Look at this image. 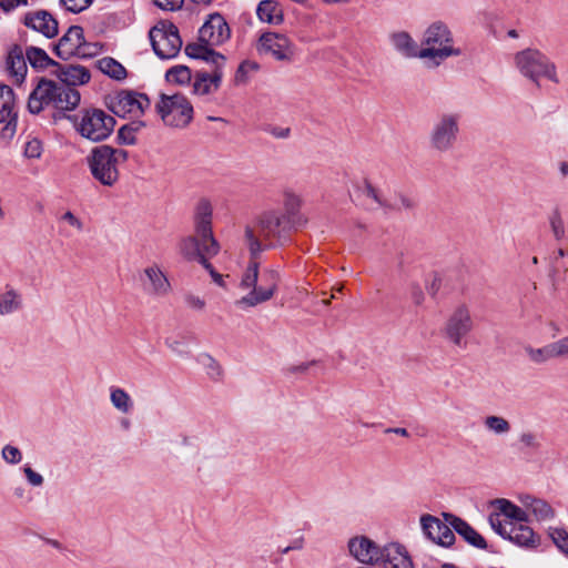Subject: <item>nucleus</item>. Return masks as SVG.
<instances>
[{
    "instance_id": "nucleus-3",
    "label": "nucleus",
    "mask_w": 568,
    "mask_h": 568,
    "mask_svg": "<svg viewBox=\"0 0 568 568\" xmlns=\"http://www.w3.org/2000/svg\"><path fill=\"white\" fill-rule=\"evenodd\" d=\"M278 281V272L272 268L264 270L260 277L258 262L251 257L240 282V288L248 293L237 300L235 305L247 310L270 301L277 291Z\"/></svg>"
},
{
    "instance_id": "nucleus-14",
    "label": "nucleus",
    "mask_w": 568,
    "mask_h": 568,
    "mask_svg": "<svg viewBox=\"0 0 568 568\" xmlns=\"http://www.w3.org/2000/svg\"><path fill=\"white\" fill-rule=\"evenodd\" d=\"M231 37V29L225 19L217 12L209 16L199 30V42L187 45H203L213 49L226 42Z\"/></svg>"
},
{
    "instance_id": "nucleus-36",
    "label": "nucleus",
    "mask_w": 568,
    "mask_h": 568,
    "mask_svg": "<svg viewBox=\"0 0 568 568\" xmlns=\"http://www.w3.org/2000/svg\"><path fill=\"white\" fill-rule=\"evenodd\" d=\"M23 306L22 295L14 288H8L0 295V316L20 311Z\"/></svg>"
},
{
    "instance_id": "nucleus-4",
    "label": "nucleus",
    "mask_w": 568,
    "mask_h": 568,
    "mask_svg": "<svg viewBox=\"0 0 568 568\" xmlns=\"http://www.w3.org/2000/svg\"><path fill=\"white\" fill-rule=\"evenodd\" d=\"M129 159L124 149L103 144L95 146L87 156V164L93 179L103 186L111 187L120 179V165Z\"/></svg>"
},
{
    "instance_id": "nucleus-40",
    "label": "nucleus",
    "mask_w": 568,
    "mask_h": 568,
    "mask_svg": "<svg viewBox=\"0 0 568 568\" xmlns=\"http://www.w3.org/2000/svg\"><path fill=\"white\" fill-rule=\"evenodd\" d=\"M197 362L204 368L210 379L220 381L222 378L223 368L212 355L202 353L197 356Z\"/></svg>"
},
{
    "instance_id": "nucleus-57",
    "label": "nucleus",
    "mask_w": 568,
    "mask_h": 568,
    "mask_svg": "<svg viewBox=\"0 0 568 568\" xmlns=\"http://www.w3.org/2000/svg\"><path fill=\"white\" fill-rule=\"evenodd\" d=\"M27 0H0V7L4 11H10L19 6H27Z\"/></svg>"
},
{
    "instance_id": "nucleus-50",
    "label": "nucleus",
    "mask_w": 568,
    "mask_h": 568,
    "mask_svg": "<svg viewBox=\"0 0 568 568\" xmlns=\"http://www.w3.org/2000/svg\"><path fill=\"white\" fill-rule=\"evenodd\" d=\"M42 143L38 139H32L26 143L24 156L28 159H39L42 154Z\"/></svg>"
},
{
    "instance_id": "nucleus-16",
    "label": "nucleus",
    "mask_w": 568,
    "mask_h": 568,
    "mask_svg": "<svg viewBox=\"0 0 568 568\" xmlns=\"http://www.w3.org/2000/svg\"><path fill=\"white\" fill-rule=\"evenodd\" d=\"M143 292L153 298H163L172 292V285L156 263L146 266L140 277Z\"/></svg>"
},
{
    "instance_id": "nucleus-10",
    "label": "nucleus",
    "mask_w": 568,
    "mask_h": 568,
    "mask_svg": "<svg viewBox=\"0 0 568 568\" xmlns=\"http://www.w3.org/2000/svg\"><path fill=\"white\" fill-rule=\"evenodd\" d=\"M460 115L454 112L440 114L434 122L429 133V145L440 153L454 149L459 134Z\"/></svg>"
},
{
    "instance_id": "nucleus-51",
    "label": "nucleus",
    "mask_w": 568,
    "mask_h": 568,
    "mask_svg": "<svg viewBox=\"0 0 568 568\" xmlns=\"http://www.w3.org/2000/svg\"><path fill=\"white\" fill-rule=\"evenodd\" d=\"M166 345L173 353L181 357H186L190 355V349L184 339H168Z\"/></svg>"
},
{
    "instance_id": "nucleus-48",
    "label": "nucleus",
    "mask_w": 568,
    "mask_h": 568,
    "mask_svg": "<svg viewBox=\"0 0 568 568\" xmlns=\"http://www.w3.org/2000/svg\"><path fill=\"white\" fill-rule=\"evenodd\" d=\"M258 69V64L253 61H244L242 62L237 71L235 73V82L237 84L245 83L247 81V74L252 71H256Z\"/></svg>"
},
{
    "instance_id": "nucleus-56",
    "label": "nucleus",
    "mask_w": 568,
    "mask_h": 568,
    "mask_svg": "<svg viewBox=\"0 0 568 568\" xmlns=\"http://www.w3.org/2000/svg\"><path fill=\"white\" fill-rule=\"evenodd\" d=\"M63 221L68 222L71 226L78 231L83 229V223L70 211L65 212L62 216Z\"/></svg>"
},
{
    "instance_id": "nucleus-13",
    "label": "nucleus",
    "mask_w": 568,
    "mask_h": 568,
    "mask_svg": "<svg viewBox=\"0 0 568 568\" xmlns=\"http://www.w3.org/2000/svg\"><path fill=\"white\" fill-rule=\"evenodd\" d=\"M53 50L62 60H69L72 57L89 58L98 53L95 44L85 43L83 29L80 26H71Z\"/></svg>"
},
{
    "instance_id": "nucleus-5",
    "label": "nucleus",
    "mask_w": 568,
    "mask_h": 568,
    "mask_svg": "<svg viewBox=\"0 0 568 568\" xmlns=\"http://www.w3.org/2000/svg\"><path fill=\"white\" fill-rule=\"evenodd\" d=\"M185 53L192 59L203 60L212 65V71H199L194 75L192 91L196 95H207L216 92L221 85L225 57L213 49L203 45H186Z\"/></svg>"
},
{
    "instance_id": "nucleus-41",
    "label": "nucleus",
    "mask_w": 568,
    "mask_h": 568,
    "mask_svg": "<svg viewBox=\"0 0 568 568\" xmlns=\"http://www.w3.org/2000/svg\"><path fill=\"white\" fill-rule=\"evenodd\" d=\"M484 426L488 432L498 436L507 435L511 429L510 423L506 418L497 415L486 416Z\"/></svg>"
},
{
    "instance_id": "nucleus-19",
    "label": "nucleus",
    "mask_w": 568,
    "mask_h": 568,
    "mask_svg": "<svg viewBox=\"0 0 568 568\" xmlns=\"http://www.w3.org/2000/svg\"><path fill=\"white\" fill-rule=\"evenodd\" d=\"M17 110L13 90L0 83V123L4 124L2 136L12 138L17 128Z\"/></svg>"
},
{
    "instance_id": "nucleus-59",
    "label": "nucleus",
    "mask_w": 568,
    "mask_h": 568,
    "mask_svg": "<svg viewBox=\"0 0 568 568\" xmlns=\"http://www.w3.org/2000/svg\"><path fill=\"white\" fill-rule=\"evenodd\" d=\"M290 129L288 128H274L271 133L272 135H274L275 138H278V139H285L290 135Z\"/></svg>"
},
{
    "instance_id": "nucleus-60",
    "label": "nucleus",
    "mask_w": 568,
    "mask_h": 568,
    "mask_svg": "<svg viewBox=\"0 0 568 568\" xmlns=\"http://www.w3.org/2000/svg\"><path fill=\"white\" fill-rule=\"evenodd\" d=\"M206 270L210 272V274H211V276H212V278L214 280L215 283H217L219 285H223L222 275L219 274L217 272H215V270L213 268L212 265H211L210 268H206Z\"/></svg>"
},
{
    "instance_id": "nucleus-21",
    "label": "nucleus",
    "mask_w": 568,
    "mask_h": 568,
    "mask_svg": "<svg viewBox=\"0 0 568 568\" xmlns=\"http://www.w3.org/2000/svg\"><path fill=\"white\" fill-rule=\"evenodd\" d=\"M349 554L359 562L377 565L382 548L365 536H357L348 541Z\"/></svg>"
},
{
    "instance_id": "nucleus-38",
    "label": "nucleus",
    "mask_w": 568,
    "mask_h": 568,
    "mask_svg": "<svg viewBox=\"0 0 568 568\" xmlns=\"http://www.w3.org/2000/svg\"><path fill=\"white\" fill-rule=\"evenodd\" d=\"M110 402L122 414H129L133 409V400L129 393L118 386L110 387Z\"/></svg>"
},
{
    "instance_id": "nucleus-9",
    "label": "nucleus",
    "mask_w": 568,
    "mask_h": 568,
    "mask_svg": "<svg viewBox=\"0 0 568 568\" xmlns=\"http://www.w3.org/2000/svg\"><path fill=\"white\" fill-rule=\"evenodd\" d=\"M155 109L168 126L185 128L193 119V106L181 93L161 94Z\"/></svg>"
},
{
    "instance_id": "nucleus-37",
    "label": "nucleus",
    "mask_w": 568,
    "mask_h": 568,
    "mask_svg": "<svg viewBox=\"0 0 568 568\" xmlns=\"http://www.w3.org/2000/svg\"><path fill=\"white\" fill-rule=\"evenodd\" d=\"M24 53L28 62L33 69L44 70L48 67L52 65L57 68L58 65L57 61L52 60L43 49L38 47H27Z\"/></svg>"
},
{
    "instance_id": "nucleus-31",
    "label": "nucleus",
    "mask_w": 568,
    "mask_h": 568,
    "mask_svg": "<svg viewBox=\"0 0 568 568\" xmlns=\"http://www.w3.org/2000/svg\"><path fill=\"white\" fill-rule=\"evenodd\" d=\"M301 209V199L292 193L285 192L283 195V209L281 213L296 226L304 225L306 220L300 213Z\"/></svg>"
},
{
    "instance_id": "nucleus-58",
    "label": "nucleus",
    "mask_w": 568,
    "mask_h": 568,
    "mask_svg": "<svg viewBox=\"0 0 568 568\" xmlns=\"http://www.w3.org/2000/svg\"><path fill=\"white\" fill-rule=\"evenodd\" d=\"M412 298L416 305H420L424 302L425 295L418 285L413 286Z\"/></svg>"
},
{
    "instance_id": "nucleus-61",
    "label": "nucleus",
    "mask_w": 568,
    "mask_h": 568,
    "mask_svg": "<svg viewBox=\"0 0 568 568\" xmlns=\"http://www.w3.org/2000/svg\"><path fill=\"white\" fill-rule=\"evenodd\" d=\"M558 169L562 178H568V161L560 162Z\"/></svg>"
},
{
    "instance_id": "nucleus-23",
    "label": "nucleus",
    "mask_w": 568,
    "mask_h": 568,
    "mask_svg": "<svg viewBox=\"0 0 568 568\" xmlns=\"http://www.w3.org/2000/svg\"><path fill=\"white\" fill-rule=\"evenodd\" d=\"M377 566L382 568H413L412 560L398 544H389L382 548Z\"/></svg>"
},
{
    "instance_id": "nucleus-49",
    "label": "nucleus",
    "mask_w": 568,
    "mask_h": 568,
    "mask_svg": "<svg viewBox=\"0 0 568 568\" xmlns=\"http://www.w3.org/2000/svg\"><path fill=\"white\" fill-rule=\"evenodd\" d=\"M22 471L26 476L28 484L32 487H40L44 483V478L41 474L36 471L31 466L24 465Z\"/></svg>"
},
{
    "instance_id": "nucleus-27",
    "label": "nucleus",
    "mask_w": 568,
    "mask_h": 568,
    "mask_svg": "<svg viewBox=\"0 0 568 568\" xmlns=\"http://www.w3.org/2000/svg\"><path fill=\"white\" fill-rule=\"evenodd\" d=\"M392 47L403 57L420 59V49L417 42L406 31H397L389 34Z\"/></svg>"
},
{
    "instance_id": "nucleus-29",
    "label": "nucleus",
    "mask_w": 568,
    "mask_h": 568,
    "mask_svg": "<svg viewBox=\"0 0 568 568\" xmlns=\"http://www.w3.org/2000/svg\"><path fill=\"white\" fill-rule=\"evenodd\" d=\"M525 353L532 363L539 365L550 359L565 356L560 339L539 348L527 346L525 347Z\"/></svg>"
},
{
    "instance_id": "nucleus-1",
    "label": "nucleus",
    "mask_w": 568,
    "mask_h": 568,
    "mask_svg": "<svg viewBox=\"0 0 568 568\" xmlns=\"http://www.w3.org/2000/svg\"><path fill=\"white\" fill-rule=\"evenodd\" d=\"M295 227L294 223L282 215L280 209L263 211L255 219V227L248 225L244 231L251 257L255 260L264 250L283 244Z\"/></svg>"
},
{
    "instance_id": "nucleus-39",
    "label": "nucleus",
    "mask_w": 568,
    "mask_h": 568,
    "mask_svg": "<svg viewBox=\"0 0 568 568\" xmlns=\"http://www.w3.org/2000/svg\"><path fill=\"white\" fill-rule=\"evenodd\" d=\"M98 68L102 73L116 81H122L128 75L126 69L111 57L100 59L98 61Z\"/></svg>"
},
{
    "instance_id": "nucleus-22",
    "label": "nucleus",
    "mask_w": 568,
    "mask_h": 568,
    "mask_svg": "<svg viewBox=\"0 0 568 568\" xmlns=\"http://www.w3.org/2000/svg\"><path fill=\"white\" fill-rule=\"evenodd\" d=\"M23 23L49 39L58 34V21L45 10L27 13Z\"/></svg>"
},
{
    "instance_id": "nucleus-64",
    "label": "nucleus",
    "mask_w": 568,
    "mask_h": 568,
    "mask_svg": "<svg viewBox=\"0 0 568 568\" xmlns=\"http://www.w3.org/2000/svg\"><path fill=\"white\" fill-rule=\"evenodd\" d=\"M507 34L513 39H517L519 37L518 32L515 29L509 30Z\"/></svg>"
},
{
    "instance_id": "nucleus-34",
    "label": "nucleus",
    "mask_w": 568,
    "mask_h": 568,
    "mask_svg": "<svg viewBox=\"0 0 568 568\" xmlns=\"http://www.w3.org/2000/svg\"><path fill=\"white\" fill-rule=\"evenodd\" d=\"M258 19L271 24H280L283 21V10L275 0H263L256 9Z\"/></svg>"
},
{
    "instance_id": "nucleus-35",
    "label": "nucleus",
    "mask_w": 568,
    "mask_h": 568,
    "mask_svg": "<svg viewBox=\"0 0 568 568\" xmlns=\"http://www.w3.org/2000/svg\"><path fill=\"white\" fill-rule=\"evenodd\" d=\"M523 504L525 505L526 509L530 511L531 515L535 516L537 520L546 521L552 519L555 516V511L551 508V506L542 499L526 496L523 499Z\"/></svg>"
},
{
    "instance_id": "nucleus-28",
    "label": "nucleus",
    "mask_w": 568,
    "mask_h": 568,
    "mask_svg": "<svg viewBox=\"0 0 568 568\" xmlns=\"http://www.w3.org/2000/svg\"><path fill=\"white\" fill-rule=\"evenodd\" d=\"M357 197L361 204L371 211H375L387 205L381 191L367 180H364L357 186Z\"/></svg>"
},
{
    "instance_id": "nucleus-6",
    "label": "nucleus",
    "mask_w": 568,
    "mask_h": 568,
    "mask_svg": "<svg viewBox=\"0 0 568 568\" xmlns=\"http://www.w3.org/2000/svg\"><path fill=\"white\" fill-rule=\"evenodd\" d=\"M460 48L454 45V37L447 24L436 21L423 33L420 59L429 60L435 67L452 57L462 55Z\"/></svg>"
},
{
    "instance_id": "nucleus-47",
    "label": "nucleus",
    "mask_w": 568,
    "mask_h": 568,
    "mask_svg": "<svg viewBox=\"0 0 568 568\" xmlns=\"http://www.w3.org/2000/svg\"><path fill=\"white\" fill-rule=\"evenodd\" d=\"M549 536L556 546L568 556V534L564 529H550Z\"/></svg>"
},
{
    "instance_id": "nucleus-46",
    "label": "nucleus",
    "mask_w": 568,
    "mask_h": 568,
    "mask_svg": "<svg viewBox=\"0 0 568 568\" xmlns=\"http://www.w3.org/2000/svg\"><path fill=\"white\" fill-rule=\"evenodd\" d=\"M139 125H123L118 131V139L121 144L133 145L136 142V129Z\"/></svg>"
},
{
    "instance_id": "nucleus-11",
    "label": "nucleus",
    "mask_w": 568,
    "mask_h": 568,
    "mask_svg": "<svg viewBox=\"0 0 568 568\" xmlns=\"http://www.w3.org/2000/svg\"><path fill=\"white\" fill-rule=\"evenodd\" d=\"M115 121L102 110L93 109L83 112L77 123V131L87 140L100 142L105 140L113 131Z\"/></svg>"
},
{
    "instance_id": "nucleus-26",
    "label": "nucleus",
    "mask_w": 568,
    "mask_h": 568,
    "mask_svg": "<svg viewBox=\"0 0 568 568\" xmlns=\"http://www.w3.org/2000/svg\"><path fill=\"white\" fill-rule=\"evenodd\" d=\"M53 73L65 84L64 87L70 88L85 84L91 78L89 70L85 67L74 64L61 65L58 63Z\"/></svg>"
},
{
    "instance_id": "nucleus-17",
    "label": "nucleus",
    "mask_w": 568,
    "mask_h": 568,
    "mask_svg": "<svg viewBox=\"0 0 568 568\" xmlns=\"http://www.w3.org/2000/svg\"><path fill=\"white\" fill-rule=\"evenodd\" d=\"M257 50L278 61H291L295 53L292 41L286 36L275 32L263 33L258 40Z\"/></svg>"
},
{
    "instance_id": "nucleus-7",
    "label": "nucleus",
    "mask_w": 568,
    "mask_h": 568,
    "mask_svg": "<svg viewBox=\"0 0 568 568\" xmlns=\"http://www.w3.org/2000/svg\"><path fill=\"white\" fill-rule=\"evenodd\" d=\"M514 64L521 77L536 87L542 79L558 84L560 82L556 63L542 51L526 48L515 53Z\"/></svg>"
},
{
    "instance_id": "nucleus-8",
    "label": "nucleus",
    "mask_w": 568,
    "mask_h": 568,
    "mask_svg": "<svg viewBox=\"0 0 568 568\" xmlns=\"http://www.w3.org/2000/svg\"><path fill=\"white\" fill-rule=\"evenodd\" d=\"M475 328V320L470 307L466 303H459L448 313L440 334L446 343L459 348L466 349L468 337Z\"/></svg>"
},
{
    "instance_id": "nucleus-32",
    "label": "nucleus",
    "mask_w": 568,
    "mask_h": 568,
    "mask_svg": "<svg viewBox=\"0 0 568 568\" xmlns=\"http://www.w3.org/2000/svg\"><path fill=\"white\" fill-rule=\"evenodd\" d=\"M491 505L497 509L498 514L505 516L508 521L514 524L526 523L528 519L527 511L516 506L511 501L500 498L495 499Z\"/></svg>"
},
{
    "instance_id": "nucleus-18",
    "label": "nucleus",
    "mask_w": 568,
    "mask_h": 568,
    "mask_svg": "<svg viewBox=\"0 0 568 568\" xmlns=\"http://www.w3.org/2000/svg\"><path fill=\"white\" fill-rule=\"evenodd\" d=\"M420 526L424 535L439 546L449 547L455 541L452 526L433 515H423L420 517Z\"/></svg>"
},
{
    "instance_id": "nucleus-55",
    "label": "nucleus",
    "mask_w": 568,
    "mask_h": 568,
    "mask_svg": "<svg viewBox=\"0 0 568 568\" xmlns=\"http://www.w3.org/2000/svg\"><path fill=\"white\" fill-rule=\"evenodd\" d=\"M184 0H154L155 6L163 10L175 11L180 9Z\"/></svg>"
},
{
    "instance_id": "nucleus-42",
    "label": "nucleus",
    "mask_w": 568,
    "mask_h": 568,
    "mask_svg": "<svg viewBox=\"0 0 568 568\" xmlns=\"http://www.w3.org/2000/svg\"><path fill=\"white\" fill-rule=\"evenodd\" d=\"M165 78L171 83L186 84L192 79V72L186 65H174L166 71Z\"/></svg>"
},
{
    "instance_id": "nucleus-53",
    "label": "nucleus",
    "mask_w": 568,
    "mask_h": 568,
    "mask_svg": "<svg viewBox=\"0 0 568 568\" xmlns=\"http://www.w3.org/2000/svg\"><path fill=\"white\" fill-rule=\"evenodd\" d=\"M550 225L552 233L557 240H560L565 235L564 221L558 213H554L550 217Z\"/></svg>"
},
{
    "instance_id": "nucleus-20",
    "label": "nucleus",
    "mask_w": 568,
    "mask_h": 568,
    "mask_svg": "<svg viewBox=\"0 0 568 568\" xmlns=\"http://www.w3.org/2000/svg\"><path fill=\"white\" fill-rule=\"evenodd\" d=\"M59 87L54 81L41 78L29 95L28 110L38 114L47 105L53 104Z\"/></svg>"
},
{
    "instance_id": "nucleus-12",
    "label": "nucleus",
    "mask_w": 568,
    "mask_h": 568,
    "mask_svg": "<svg viewBox=\"0 0 568 568\" xmlns=\"http://www.w3.org/2000/svg\"><path fill=\"white\" fill-rule=\"evenodd\" d=\"M149 37L152 48L160 59H172L182 48L179 30L172 23H158L150 30Z\"/></svg>"
},
{
    "instance_id": "nucleus-43",
    "label": "nucleus",
    "mask_w": 568,
    "mask_h": 568,
    "mask_svg": "<svg viewBox=\"0 0 568 568\" xmlns=\"http://www.w3.org/2000/svg\"><path fill=\"white\" fill-rule=\"evenodd\" d=\"M518 443L521 449L538 450L541 447L539 436L530 430L523 432L518 437Z\"/></svg>"
},
{
    "instance_id": "nucleus-25",
    "label": "nucleus",
    "mask_w": 568,
    "mask_h": 568,
    "mask_svg": "<svg viewBox=\"0 0 568 568\" xmlns=\"http://www.w3.org/2000/svg\"><path fill=\"white\" fill-rule=\"evenodd\" d=\"M445 520L452 526V528L462 536L469 545L486 549L487 544L484 537L477 532L470 525L459 517L452 514H444Z\"/></svg>"
},
{
    "instance_id": "nucleus-2",
    "label": "nucleus",
    "mask_w": 568,
    "mask_h": 568,
    "mask_svg": "<svg viewBox=\"0 0 568 568\" xmlns=\"http://www.w3.org/2000/svg\"><path fill=\"white\" fill-rule=\"evenodd\" d=\"M212 205L201 200L195 207V236H186L179 243L180 253L189 261H197L204 268H210L209 257L220 252V245L212 232Z\"/></svg>"
},
{
    "instance_id": "nucleus-30",
    "label": "nucleus",
    "mask_w": 568,
    "mask_h": 568,
    "mask_svg": "<svg viewBox=\"0 0 568 568\" xmlns=\"http://www.w3.org/2000/svg\"><path fill=\"white\" fill-rule=\"evenodd\" d=\"M80 101L81 95L75 88L60 85L52 105L61 111H72L80 104Z\"/></svg>"
},
{
    "instance_id": "nucleus-63",
    "label": "nucleus",
    "mask_w": 568,
    "mask_h": 568,
    "mask_svg": "<svg viewBox=\"0 0 568 568\" xmlns=\"http://www.w3.org/2000/svg\"><path fill=\"white\" fill-rule=\"evenodd\" d=\"M565 356H568V336L560 338Z\"/></svg>"
},
{
    "instance_id": "nucleus-52",
    "label": "nucleus",
    "mask_w": 568,
    "mask_h": 568,
    "mask_svg": "<svg viewBox=\"0 0 568 568\" xmlns=\"http://www.w3.org/2000/svg\"><path fill=\"white\" fill-rule=\"evenodd\" d=\"M60 2L70 12L79 13L87 9L91 4L92 0H60Z\"/></svg>"
},
{
    "instance_id": "nucleus-45",
    "label": "nucleus",
    "mask_w": 568,
    "mask_h": 568,
    "mask_svg": "<svg viewBox=\"0 0 568 568\" xmlns=\"http://www.w3.org/2000/svg\"><path fill=\"white\" fill-rule=\"evenodd\" d=\"M1 457L9 465H18L22 460V453L16 446L4 445L1 449Z\"/></svg>"
},
{
    "instance_id": "nucleus-15",
    "label": "nucleus",
    "mask_w": 568,
    "mask_h": 568,
    "mask_svg": "<svg viewBox=\"0 0 568 568\" xmlns=\"http://www.w3.org/2000/svg\"><path fill=\"white\" fill-rule=\"evenodd\" d=\"M150 99L134 91H121L110 101L111 111L121 118H139L150 108Z\"/></svg>"
},
{
    "instance_id": "nucleus-33",
    "label": "nucleus",
    "mask_w": 568,
    "mask_h": 568,
    "mask_svg": "<svg viewBox=\"0 0 568 568\" xmlns=\"http://www.w3.org/2000/svg\"><path fill=\"white\" fill-rule=\"evenodd\" d=\"M507 539L520 547H534L536 545L532 529L525 523L514 524L507 530Z\"/></svg>"
},
{
    "instance_id": "nucleus-24",
    "label": "nucleus",
    "mask_w": 568,
    "mask_h": 568,
    "mask_svg": "<svg viewBox=\"0 0 568 568\" xmlns=\"http://www.w3.org/2000/svg\"><path fill=\"white\" fill-rule=\"evenodd\" d=\"M6 70L17 84H21L27 75V58L21 47H12L6 58Z\"/></svg>"
},
{
    "instance_id": "nucleus-44",
    "label": "nucleus",
    "mask_w": 568,
    "mask_h": 568,
    "mask_svg": "<svg viewBox=\"0 0 568 568\" xmlns=\"http://www.w3.org/2000/svg\"><path fill=\"white\" fill-rule=\"evenodd\" d=\"M490 527L501 537L507 538V530L510 528L513 521L501 519V516L496 513H491L488 517Z\"/></svg>"
},
{
    "instance_id": "nucleus-62",
    "label": "nucleus",
    "mask_w": 568,
    "mask_h": 568,
    "mask_svg": "<svg viewBox=\"0 0 568 568\" xmlns=\"http://www.w3.org/2000/svg\"><path fill=\"white\" fill-rule=\"evenodd\" d=\"M387 432H393L399 436H403V437H407L408 436V432L406 428H402V427H397V428H393V429H387Z\"/></svg>"
},
{
    "instance_id": "nucleus-54",
    "label": "nucleus",
    "mask_w": 568,
    "mask_h": 568,
    "mask_svg": "<svg viewBox=\"0 0 568 568\" xmlns=\"http://www.w3.org/2000/svg\"><path fill=\"white\" fill-rule=\"evenodd\" d=\"M185 304L189 308L194 311H203L205 307V301L197 295L187 294L184 297Z\"/></svg>"
}]
</instances>
